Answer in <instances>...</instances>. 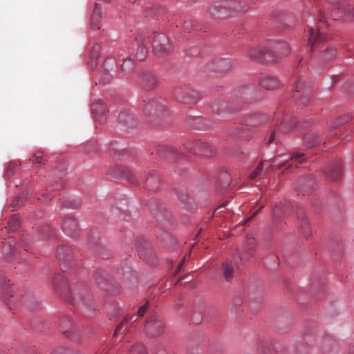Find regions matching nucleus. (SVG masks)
<instances>
[{
	"label": "nucleus",
	"mask_w": 354,
	"mask_h": 354,
	"mask_svg": "<svg viewBox=\"0 0 354 354\" xmlns=\"http://www.w3.org/2000/svg\"><path fill=\"white\" fill-rule=\"evenodd\" d=\"M55 292L66 302L73 305H87L92 299V295L84 283L75 286L71 292L63 274H57L53 281Z\"/></svg>",
	"instance_id": "obj_1"
},
{
	"label": "nucleus",
	"mask_w": 354,
	"mask_h": 354,
	"mask_svg": "<svg viewBox=\"0 0 354 354\" xmlns=\"http://www.w3.org/2000/svg\"><path fill=\"white\" fill-rule=\"evenodd\" d=\"M248 8L249 6L245 1L228 0L211 3L206 11L215 19H223L241 15Z\"/></svg>",
	"instance_id": "obj_2"
},
{
	"label": "nucleus",
	"mask_w": 354,
	"mask_h": 354,
	"mask_svg": "<svg viewBox=\"0 0 354 354\" xmlns=\"http://www.w3.org/2000/svg\"><path fill=\"white\" fill-rule=\"evenodd\" d=\"M143 108L145 114L153 117V125L167 127L171 124L170 113L165 103L158 99L148 100Z\"/></svg>",
	"instance_id": "obj_3"
},
{
	"label": "nucleus",
	"mask_w": 354,
	"mask_h": 354,
	"mask_svg": "<svg viewBox=\"0 0 354 354\" xmlns=\"http://www.w3.org/2000/svg\"><path fill=\"white\" fill-rule=\"evenodd\" d=\"M209 109L213 115L224 116L242 111L243 106L237 102L218 98L211 102Z\"/></svg>",
	"instance_id": "obj_4"
},
{
	"label": "nucleus",
	"mask_w": 354,
	"mask_h": 354,
	"mask_svg": "<svg viewBox=\"0 0 354 354\" xmlns=\"http://www.w3.org/2000/svg\"><path fill=\"white\" fill-rule=\"evenodd\" d=\"M232 97L243 104H252L261 100V93L253 86L246 85L234 90Z\"/></svg>",
	"instance_id": "obj_5"
},
{
	"label": "nucleus",
	"mask_w": 354,
	"mask_h": 354,
	"mask_svg": "<svg viewBox=\"0 0 354 354\" xmlns=\"http://www.w3.org/2000/svg\"><path fill=\"white\" fill-rule=\"evenodd\" d=\"M176 100L186 104L198 103L202 98L201 94L187 85L177 86L174 92Z\"/></svg>",
	"instance_id": "obj_6"
},
{
	"label": "nucleus",
	"mask_w": 354,
	"mask_h": 354,
	"mask_svg": "<svg viewBox=\"0 0 354 354\" xmlns=\"http://www.w3.org/2000/svg\"><path fill=\"white\" fill-rule=\"evenodd\" d=\"M216 124L212 119L203 116H189L185 120V126L189 130L213 131Z\"/></svg>",
	"instance_id": "obj_7"
},
{
	"label": "nucleus",
	"mask_w": 354,
	"mask_h": 354,
	"mask_svg": "<svg viewBox=\"0 0 354 354\" xmlns=\"http://www.w3.org/2000/svg\"><path fill=\"white\" fill-rule=\"evenodd\" d=\"M234 66V62L230 57L214 58L207 62L201 68L203 72L226 73Z\"/></svg>",
	"instance_id": "obj_8"
},
{
	"label": "nucleus",
	"mask_w": 354,
	"mask_h": 354,
	"mask_svg": "<svg viewBox=\"0 0 354 354\" xmlns=\"http://www.w3.org/2000/svg\"><path fill=\"white\" fill-rule=\"evenodd\" d=\"M272 50H268L267 42L259 47H251L247 51V56L250 59L259 63L274 62Z\"/></svg>",
	"instance_id": "obj_9"
},
{
	"label": "nucleus",
	"mask_w": 354,
	"mask_h": 354,
	"mask_svg": "<svg viewBox=\"0 0 354 354\" xmlns=\"http://www.w3.org/2000/svg\"><path fill=\"white\" fill-rule=\"evenodd\" d=\"M165 323L156 314L149 316L145 323V332L149 337H157L164 333Z\"/></svg>",
	"instance_id": "obj_10"
},
{
	"label": "nucleus",
	"mask_w": 354,
	"mask_h": 354,
	"mask_svg": "<svg viewBox=\"0 0 354 354\" xmlns=\"http://www.w3.org/2000/svg\"><path fill=\"white\" fill-rule=\"evenodd\" d=\"M152 47L154 54L157 55H167L174 50L169 37L165 33H154Z\"/></svg>",
	"instance_id": "obj_11"
},
{
	"label": "nucleus",
	"mask_w": 354,
	"mask_h": 354,
	"mask_svg": "<svg viewBox=\"0 0 354 354\" xmlns=\"http://www.w3.org/2000/svg\"><path fill=\"white\" fill-rule=\"evenodd\" d=\"M94 279L97 285L105 291L115 293L118 289L117 283L106 271H96L94 274Z\"/></svg>",
	"instance_id": "obj_12"
},
{
	"label": "nucleus",
	"mask_w": 354,
	"mask_h": 354,
	"mask_svg": "<svg viewBox=\"0 0 354 354\" xmlns=\"http://www.w3.org/2000/svg\"><path fill=\"white\" fill-rule=\"evenodd\" d=\"M184 147L188 151H194L196 154L201 156L210 157L214 153V147L201 140H196L192 143L187 142L184 145Z\"/></svg>",
	"instance_id": "obj_13"
},
{
	"label": "nucleus",
	"mask_w": 354,
	"mask_h": 354,
	"mask_svg": "<svg viewBox=\"0 0 354 354\" xmlns=\"http://www.w3.org/2000/svg\"><path fill=\"white\" fill-rule=\"evenodd\" d=\"M268 50H272V55L276 62L279 57L287 56L290 53V48L288 44L282 40L269 39L267 41Z\"/></svg>",
	"instance_id": "obj_14"
},
{
	"label": "nucleus",
	"mask_w": 354,
	"mask_h": 354,
	"mask_svg": "<svg viewBox=\"0 0 354 354\" xmlns=\"http://www.w3.org/2000/svg\"><path fill=\"white\" fill-rule=\"evenodd\" d=\"M118 125L120 130L128 131L135 129L138 127V122L133 113L129 111H124L118 115Z\"/></svg>",
	"instance_id": "obj_15"
},
{
	"label": "nucleus",
	"mask_w": 354,
	"mask_h": 354,
	"mask_svg": "<svg viewBox=\"0 0 354 354\" xmlns=\"http://www.w3.org/2000/svg\"><path fill=\"white\" fill-rule=\"evenodd\" d=\"M56 257L63 272H66L67 267L73 264V253L69 246L60 245L57 250Z\"/></svg>",
	"instance_id": "obj_16"
},
{
	"label": "nucleus",
	"mask_w": 354,
	"mask_h": 354,
	"mask_svg": "<svg viewBox=\"0 0 354 354\" xmlns=\"http://www.w3.org/2000/svg\"><path fill=\"white\" fill-rule=\"evenodd\" d=\"M109 174L115 178H123L133 185L138 183L135 174L124 166H116L111 169Z\"/></svg>",
	"instance_id": "obj_17"
},
{
	"label": "nucleus",
	"mask_w": 354,
	"mask_h": 354,
	"mask_svg": "<svg viewBox=\"0 0 354 354\" xmlns=\"http://www.w3.org/2000/svg\"><path fill=\"white\" fill-rule=\"evenodd\" d=\"M149 209L153 214L156 219L160 222H169L171 219V213L166 208L159 204L155 199L152 200L149 205Z\"/></svg>",
	"instance_id": "obj_18"
},
{
	"label": "nucleus",
	"mask_w": 354,
	"mask_h": 354,
	"mask_svg": "<svg viewBox=\"0 0 354 354\" xmlns=\"http://www.w3.org/2000/svg\"><path fill=\"white\" fill-rule=\"evenodd\" d=\"M91 110L93 117L97 122L103 123L106 120L109 109L102 100H94L91 106Z\"/></svg>",
	"instance_id": "obj_19"
},
{
	"label": "nucleus",
	"mask_w": 354,
	"mask_h": 354,
	"mask_svg": "<svg viewBox=\"0 0 354 354\" xmlns=\"http://www.w3.org/2000/svg\"><path fill=\"white\" fill-rule=\"evenodd\" d=\"M291 208L289 203L286 205H276L272 212V222L277 230H282L283 223L281 221L283 216L290 214Z\"/></svg>",
	"instance_id": "obj_20"
},
{
	"label": "nucleus",
	"mask_w": 354,
	"mask_h": 354,
	"mask_svg": "<svg viewBox=\"0 0 354 354\" xmlns=\"http://www.w3.org/2000/svg\"><path fill=\"white\" fill-rule=\"evenodd\" d=\"M62 228L69 236L75 237L78 234V223L77 220L72 216H67L63 219Z\"/></svg>",
	"instance_id": "obj_21"
},
{
	"label": "nucleus",
	"mask_w": 354,
	"mask_h": 354,
	"mask_svg": "<svg viewBox=\"0 0 354 354\" xmlns=\"http://www.w3.org/2000/svg\"><path fill=\"white\" fill-rule=\"evenodd\" d=\"M258 82L260 86L268 91L279 88L281 86L280 80L271 75H261L259 78Z\"/></svg>",
	"instance_id": "obj_22"
},
{
	"label": "nucleus",
	"mask_w": 354,
	"mask_h": 354,
	"mask_svg": "<svg viewBox=\"0 0 354 354\" xmlns=\"http://www.w3.org/2000/svg\"><path fill=\"white\" fill-rule=\"evenodd\" d=\"M335 12L337 14L335 15V19L341 17L344 21H351L354 19V6L351 5L344 3L341 6L337 7Z\"/></svg>",
	"instance_id": "obj_23"
},
{
	"label": "nucleus",
	"mask_w": 354,
	"mask_h": 354,
	"mask_svg": "<svg viewBox=\"0 0 354 354\" xmlns=\"http://www.w3.org/2000/svg\"><path fill=\"white\" fill-rule=\"evenodd\" d=\"M140 78L142 86L148 91L154 88L158 84L157 77L149 71L140 73Z\"/></svg>",
	"instance_id": "obj_24"
},
{
	"label": "nucleus",
	"mask_w": 354,
	"mask_h": 354,
	"mask_svg": "<svg viewBox=\"0 0 354 354\" xmlns=\"http://www.w3.org/2000/svg\"><path fill=\"white\" fill-rule=\"evenodd\" d=\"M326 177L333 181H338L342 176V165L335 162L330 165L324 171Z\"/></svg>",
	"instance_id": "obj_25"
},
{
	"label": "nucleus",
	"mask_w": 354,
	"mask_h": 354,
	"mask_svg": "<svg viewBox=\"0 0 354 354\" xmlns=\"http://www.w3.org/2000/svg\"><path fill=\"white\" fill-rule=\"evenodd\" d=\"M256 241L251 234H248L246 241L243 245V253L240 257V259L248 260L252 257L255 252Z\"/></svg>",
	"instance_id": "obj_26"
},
{
	"label": "nucleus",
	"mask_w": 354,
	"mask_h": 354,
	"mask_svg": "<svg viewBox=\"0 0 354 354\" xmlns=\"http://www.w3.org/2000/svg\"><path fill=\"white\" fill-rule=\"evenodd\" d=\"M268 119L266 114L263 113H257L248 115L243 121V124L246 126L257 127L264 124Z\"/></svg>",
	"instance_id": "obj_27"
},
{
	"label": "nucleus",
	"mask_w": 354,
	"mask_h": 354,
	"mask_svg": "<svg viewBox=\"0 0 354 354\" xmlns=\"http://www.w3.org/2000/svg\"><path fill=\"white\" fill-rule=\"evenodd\" d=\"M2 252L4 259L6 261H10L11 257L15 256L17 248L14 238L10 237L3 242Z\"/></svg>",
	"instance_id": "obj_28"
},
{
	"label": "nucleus",
	"mask_w": 354,
	"mask_h": 354,
	"mask_svg": "<svg viewBox=\"0 0 354 354\" xmlns=\"http://www.w3.org/2000/svg\"><path fill=\"white\" fill-rule=\"evenodd\" d=\"M114 59L113 58H107L102 66L101 71V80L104 84L109 83L112 79V75L111 72L113 70Z\"/></svg>",
	"instance_id": "obj_29"
},
{
	"label": "nucleus",
	"mask_w": 354,
	"mask_h": 354,
	"mask_svg": "<svg viewBox=\"0 0 354 354\" xmlns=\"http://www.w3.org/2000/svg\"><path fill=\"white\" fill-rule=\"evenodd\" d=\"M149 305V301L146 302L144 305L141 306L138 308L137 314H134V315H131L129 318V317L124 318L122 322L116 328L115 333H114V335H115L117 333H120V331L122 330L124 324L127 323L129 321L136 322L137 320L138 317H143L148 310Z\"/></svg>",
	"instance_id": "obj_30"
},
{
	"label": "nucleus",
	"mask_w": 354,
	"mask_h": 354,
	"mask_svg": "<svg viewBox=\"0 0 354 354\" xmlns=\"http://www.w3.org/2000/svg\"><path fill=\"white\" fill-rule=\"evenodd\" d=\"M326 39V35L319 32V30L310 28L308 32V46L310 50H313L314 46L323 42Z\"/></svg>",
	"instance_id": "obj_31"
},
{
	"label": "nucleus",
	"mask_w": 354,
	"mask_h": 354,
	"mask_svg": "<svg viewBox=\"0 0 354 354\" xmlns=\"http://www.w3.org/2000/svg\"><path fill=\"white\" fill-rule=\"evenodd\" d=\"M134 45L136 58L140 61L145 60L148 55L145 38L142 36L136 37V44Z\"/></svg>",
	"instance_id": "obj_32"
},
{
	"label": "nucleus",
	"mask_w": 354,
	"mask_h": 354,
	"mask_svg": "<svg viewBox=\"0 0 354 354\" xmlns=\"http://www.w3.org/2000/svg\"><path fill=\"white\" fill-rule=\"evenodd\" d=\"M20 302L21 304L29 310H34L37 309L40 303L35 297V296L30 292L25 293L21 297Z\"/></svg>",
	"instance_id": "obj_33"
},
{
	"label": "nucleus",
	"mask_w": 354,
	"mask_h": 354,
	"mask_svg": "<svg viewBox=\"0 0 354 354\" xmlns=\"http://www.w3.org/2000/svg\"><path fill=\"white\" fill-rule=\"evenodd\" d=\"M293 89H295V93L292 95V97L295 100H299L301 103H306L310 99L309 93H306L305 95L303 93L304 89V82L303 80L299 79L297 84L293 86Z\"/></svg>",
	"instance_id": "obj_34"
},
{
	"label": "nucleus",
	"mask_w": 354,
	"mask_h": 354,
	"mask_svg": "<svg viewBox=\"0 0 354 354\" xmlns=\"http://www.w3.org/2000/svg\"><path fill=\"white\" fill-rule=\"evenodd\" d=\"M160 180L158 174L154 170L150 171L145 180L146 187L151 191H156L160 186Z\"/></svg>",
	"instance_id": "obj_35"
},
{
	"label": "nucleus",
	"mask_w": 354,
	"mask_h": 354,
	"mask_svg": "<svg viewBox=\"0 0 354 354\" xmlns=\"http://www.w3.org/2000/svg\"><path fill=\"white\" fill-rule=\"evenodd\" d=\"M177 196L178 200L184 205V208L187 210H193L194 209V204L192 199L189 197L185 189H180L177 192Z\"/></svg>",
	"instance_id": "obj_36"
},
{
	"label": "nucleus",
	"mask_w": 354,
	"mask_h": 354,
	"mask_svg": "<svg viewBox=\"0 0 354 354\" xmlns=\"http://www.w3.org/2000/svg\"><path fill=\"white\" fill-rule=\"evenodd\" d=\"M336 55L337 48L335 47H329L321 51L317 59L322 63H327L333 59Z\"/></svg>",
	"instance_id": "obj_37"
},
{
	"label": "nucleus",
	"mask_w": 354,
	"mask_h": 354,
	"mask_svg": "<svg viewBox=\"0 0 354 354\" xmlns=\"http://www.w3.org/2000/svg\"><path fill=\"white\" fill-rule=\"evenodd\" d=\"M314 184L313 179L310 177L300 179L298 181L297 191L299 194L304 195L313 189Z\"/></svg>",
	"instance_id": "obj_38"
},
{
	"label": "nucleus",
	"mask_w": 354,
	"mask_h": 354,
	"mask_svg": "<svg viewBox=\"0 0 354 354\" xmlns=\"http://www.w3.org/2000/svg\"><path fill=\"white\" fill-rule=\"evenodd\" d=\"M75 328V322L69 316L63 317L60 322V329L63 333L69 336Z\"/></svg>",
	"instance_id": "obj_39"
},
{
	"label": "nucleus",
	"mask_w": 354,
	"mask_h": 354,
	"mask_svg": "<svg viewBox=\"0 0 354 354\" xmlns=\"http://www.w3.org/2000/svg\"><path fill=\"white\" fill-rule=\"evenodd\" d=\"M91 18V26L93 28L97 27L98 29H100V27L97 26L102 18V13L100 6L97 3H95L94 8L92 10Z\"/></svg>",
	"instance_id": "obj_40"
},
{
	"label": "nucleus",
	"mask_w": 354,
	"mask_h": 354,
	"mask_svg": "<svg viewBox=\"0 0 354 354\" xmlns=\"http://www.w3.org/2000/svg\"><path fill=\"white\" fill-rule=\"evenodd\" d=\"M297 124V120L295 118H284L280 124L279 131H282V133L292 131V127L296 126Z\"/></svg>",
	"instance_id": "obj_41"
},
{
	"label": "nucleus",
	"mask_w": 354,
	"mask_h": 354,
	"mask_svg": "<svg viewBox=\"0 0 354 354\" xmlns=\"http://www.w3.org/2000/svg\"><path fill=\"white\" fill-rule=\"evenodd\" d=\"M136 63L130 57L124 59L121 64V70L124 75L129 76L134 71Z\"/></svg>",
	"instance_id": "obj_42"
},
{
	"label": "nucleus",
	"mask_w": 354,
	"mask_h": 354,
	"mask_svg": "<svg viewBox=\"0 0 354 354\" xmlns=\"http://www.w3.org/2000/svg\"><path fill=\"white\" fill-rule=\"evenodd\" d=\"M185 53L189 57L201 56L203 57L208 53V50L207 48L201 49V48L198 46H192L185 50Z\"/></svg>",
	"instance_id": "obj_43"
},
{
	"label": "nucleus",
	"mask_w": 354,
	"mask_h": 354,
	"mask_svg": "<svg viewBox=\"0 0 354 354\" xmlns=\"http://www.w3.org/2000/svg\"><path fill=\"white\" fill-rule=\"evenodd\" d=\"M299 225L303 234L308 237L311 234V231L308 227V222L306 219V214L301 213L298 215Z\"/></svg>",
	"instance_id": "obj_44"
},
{
	"label": "nucleus",
	"mask_w": 354,
	"mask_h": 354,
	"mask_svg": "<svg viewBox=\"0 0 354 354\" xmlns=\"http://www.w3.org/2000/svg\"><path fill=\"white\" fill-rule=\"evenodd\" d=\"M157 236L168 248H172L173 245L176 243L175 239L167 232L158 233Z\"/></svg>",
	"instance_id": "obj_45"
},
{
	"label": "nucleus",
	"mask_w": 354,
	"mask_h": 354,
	"mask_svg": "<svg viewBox=\"0 0 354 354\" xmlns=\"http://www.w3.org/2000/svg\"><path fill=\"white\" fill-rule=\"evenodd\" d=\"M222 269L223 277L226 281H230L233 277L234 269L231 262L225 261L223 263Z\"/></svg>",
	"instance_id": "obj_46"
},
{
	"label": "nucleus",
	"mask_w": 354,
	"mask_h": 354,
	"mask_svg": "<svg viewBox=\"0 0 354 354\" xmlns=\"http://www.w3.org/2000/svg\"><path fill=\"white\" fill-rule=\"evenodd\" d=\"M304 140L308 147H313L319 142L317 134H305Z\"/></svg>",
	"instance_id": "obj_47"
},
{
	"label": "nucleus",
	"mask_w": 354,
	"mask_h": 354,
	"mask_svg": "<svg viewBox=\"0 0 354 354\" xmlns=\"http://www.w3.org/2000/svg\"><path fill=\"white\" fill-rule=\"evenodd\" d=\"M100 51H101V46L98 44H96L93 46L91 51V59L92 62V64L95 62V66L97 65V61L100 57Z\"/></svg>",
	"instance_id": "obj_48"
},
{
	"label": "nucleus",
	"mask_w": 354,
	"mask_h": 354,
	"mask_svg": "<svg viewBox=\"0 0 354 354\" xmlns=\"http://www.w3.org/2000/svg\"><path fill=\"white\" fill-rule=\"evenodd\" d=\"M348 120V117L341 116L330 122L328 127L330 131L337 129L340 125L344 124Z\"/></svg>",
	"instance_id": "obj_49"
},
{
	"label": "nucleus",
	"mask_w": 354,
	"mask_h": 354,
	"mask_svg": "<svg viewBox=\"0 0 354 354\" xmlns=\"http://www.w3.org/2000/svg\"><path fill=\"white\" fill-rule=\"evenodd\" d=\"M263 162L261 161L259 162V164L253 170H252L249 173L248 178L250 180L257 179L260 176V174L263 172Z\"/></svg>",
	"instance_id": "obj_50"
},
{
	"label": "nucleus",
	"mask_w": 354,
	"mask_h": 354,
	"mask_svg": "<svg viewBox=\"0 0 354 354\" xmlns=\"http://www.w3.org/2000/svg\"><path fill=\"white\" fill-rule=\"evenodd\" d=\"M129 354H147L146 348L142 344H134L129 351Z\"/></svg>",
	"instance_id": "obj_51"
},
{
	"label": "nucleus",
	"mask_w": 354,
	"mask_h": 354,
	"mask_svg": "<svg viewBox=\"0 0 354 354\" xmlns=\"http://www.w3.org/2000/svg\"><path fill=\"white\" fill-rule=\"evenodd\" d=\"M291 161L295 164V167H298V164H302L306 161L305 154L303 153H293L290 158Z\"/></svg>",
	"instance_id": "obj_52"
},
{
	"label": "nucleus",
	"mask_w": 354,
	"mask_h": 354,
	"mask_svg": "<svg viewBox=\"0 0 354 354\" xmlns=\"http://www.w3.org/2000/svg\"><path fill=\"white\" fill-rule=\"evenodd\" d=\"M20 225L19 218L16 215L12 216L8 221V228L11 231L16 230Z\"/></svg>",
	"instance_id": "obj_53"
},
{
	"label": "nucleus",
	"mask_w": 354,
	"mask_h": 354,
	"mask_svg": "<svg viewBox=\"0 0 354 354\" xmlns=\"http://www.w3.org/2000/svg\"><path fill=\"white\" fill-rule=\"evenodd\" d=\"M81 205L80 199L65 200L62 201V205L67 208H77Z\"/></svg>",
	"instance_id": "obj_54"
},
{
	"label": "nucleus",
	"mask_w": 354,
	"mask_h": 354,
	"mask_svg": "<svg viewBox=\"0 0 354 354\" xmlns=\"http://www.w3.org/2000/svg\"><path fill=\"white\" fill-rule=\"evenodd\" d=\"M32 162L34 164L41 165L46 162V158L42 151H38L35 152L32 156Z\"/></svg>",
	"instance_id": "obj_55"
},
{
	"label": "nucleus",
	"mask_w": 354,
	"mask_h": 354,
	"mask_svg": "<svg viewBox=\"0 0 354 354\" xmlns=\"http://www.w3.org/2000/svg\"><path fill=\"white\" fill-rule=\"evenodd\" d=\"M26 199V195L22 194L16 197L12 203V211L15 210L16 208L21 205Z\"/></svg>",
	"instance_id": "obj_56"
},
{
	"label": "nucleus",
	"mask_w": 354,
	"mask_h": 354,
	"mask_svg": "<svg viewBox=\"0 0 354 354\" xmlns=\"http://www.w3.org/2000/svg\"><path fill=\"white\" fill-rule=\"evenodd\" d=\"M54 232V229L52 228L48 225H45L41 227V232L44 234V236L50 237L53 236Z\"/></svg>",
	"instance_id": "obj_57"
},
{
	"label": "nucleus",
	"mask_w": 354,
	"mask_h": 354,
	"mask_svg": "<svg viewBox=\"0 0 354 354\" xmlns=\"http://www.w3.org/2000/svg\"><path fill=\"white\" fill-rule=\"evenodd\" d=\"M162 151H165V152L168 153V156H175L177 153V151L174 149H172L169 147L164 146L158 149V153H161Z\"/></svg>",
	"instance_id": "obj_58"
},
{
	"label": "nucleus",
	"mask_w": 354,
	"mask_h": 354,
	"mask_svg": "<svg viewBox=\"0 0 354 354\" xmlns=\"http://www.w3.org/2000/svg\"><path fill=\"white\" fill-rule=\"evenodd\" d=\"M52 354H80V353H75L72 351H69L68 348L64 347H58L57 348Z\"/></svg>",
	"instance_id": "obj_59"
},
{
	"label": "nucleus",
	"mask_w": 354,
	"mask_h": 354,
	"mask_svg": "<svg viewBox=\"0 0 354 354\" xmlns=\"http://www.w3.org/2000/svg\"><path fill=\"white\" fill-rule=\"evenodd\" d=\"M291 167H292V165L288 162V160H286L283 163L279 164L278 166H276L274 165H271L270 169L274 170L275 169H282L283 167H286V169H290Z\"/></svg>",
	"instance_id": "obj_60"
},
{
	"label": "nucleus",
	"mask_w": 354,
	"mask_h": 354,
	"mask_svg": "<svg viewBox=\"0 0 354 354\" xmlns=\"http://www.w3.org/2000/svg\"><path fill=\"white\" fill-rule=\"evenodd\" d=\"M203 320V317L200 313L198 314H194L192 315V321L195 324H200Z\"/></svg>",
	"instance_id": "obj_61"
},
{
	"label": "nucleus",
	"mask_w": 354,
	"mask_h": 354,
	"mask_svg": "<svg viewBox=\"0 0 354 354\" xmlns=\"http://www.w3.org/2000/svg\"><path fill=\"white\" fill-rule=\"evenodd\" d=\"M193 25L190 20L185 21L183 24V29L185 31L190 32Z\"/></svg>",
	"instance_id": "obj_62"
},
{
	"label": "nucleus",
	"mask_w": 354,
	"mask_h": 354,
	"mask_svg": "<svg viewBox=\"0 0 354 354\" xmlns=\"http://www.w3.org/2000/svg\"><path fill=\"white\" fill-rule=\"evenodd\" d=\"M50 196L48 193H46V194H44L42 197H39L38 200L41 201V203H46L50 200Z\"/></svg>",
	"instance_id": "obj_63"
},
{
	"label": "nucleus",
	"mask_w": 354,
	"mask_h": 354,
	"mask_svg": "<svg viewBox=\"0 0 354 354\" xmlns=\"http://www.w3.org/2000/svg\"><path fill=\"white\" fill-rule=\"evenodd\" d=\"M225 208L224 205L218 206L214 212V216H218L221 215V213L223 212V209Z\"/></svg>",
	"instance_id": "obj_64"
}]
</instances>
